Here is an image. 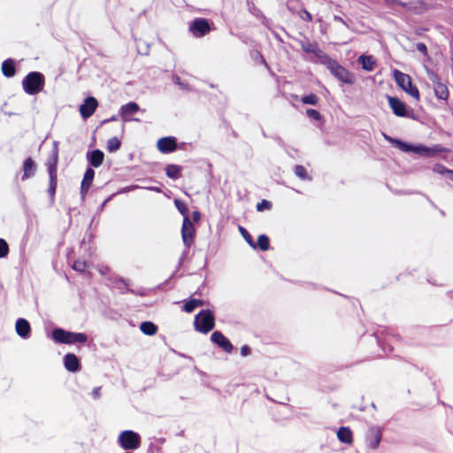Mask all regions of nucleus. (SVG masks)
I'll use <instances>...</instances> for the list:
<instances>
[{
	"mask_svg": "<svg viewBox=\"0 0 453 453\" xmlns=\"http://www.w3.org/2000/svg\"><path fill=\"white\" fill-rule=\"evenodd\" d=\"M21 84L26 94L35 96L42 91L45 85V77L43 73L33 71L23 78Z\"/></svg>",
	"mask_w": 453,
	"mask_h": 453,
	"instance_id": "obj_1",
	"label": "nucleus"
},
{
	"mask_svg": "<svg viewBox=\"0 0 453 453\" xmlns=\"http://www.w3.org/2000/svg\"><path fill=\"white\" fill-rule=\"evenodd\" d=\"M51 335L55 342L63 344L84 343L88 341L84 333L70 332L59 327L53 329Z\"/></svg>",
	"mask_w": 453,
	"mask_h": 453,
	"instance_id": "obj_2",
	"label": "nucleus"
},
{
	"mask_svg": "<svg viewBox=\"0 0 453 453\" xmlns=\"http://www.w3.org/2000/svg\"><path fill=\"white\" fill-rule=\"evenodd\" d=\"M322 64L326 65L330 70L331 73L342 82L349 85L355 82L354 75L329 56Z\"/></svg>",
	"mask_w": 453,
	"mask_h": 453,
	"instance_id": "obj_3",
	"label": "nucleus"
},
{
	"mask_svg": "<svg viewBox=\"0 0 453 453\" xmlns=\"http://www.w3.org/2000/svg\"><path fill=\"white\" fill-rule=\"evenodd\" d=\"M215 326V317L209 309L202 310L195 317V329L200 333L207 334L213 329Z\"/></svg>",
	"mask_w": 453,
	"mask_h": 453,
	"instance_id": "obj_4",
	"label": "nucleus"
},
{
	"mask_svg": "<svg viewBox=\"0 0 453 453\" xmlns=\"http://www.w3.org/2000/svg\"><path fill=\"white\" fill-rule=\"evenodd\" d=\"M397 148L403 152H413L423 156H432L443 150L441 145L426 147L423 144H411L406 142H397Z\"/></svg>",
	"mask_w": 453,
	"mask_h": 453,
	"instance_id": "obj_5",
	"label": "nucleus"
},
{
	"mask_svg": "<svg viewBox=\"0 0 453 453\" xmlns=\"http://www.w3.org/2000/svg\"><path fill=\"white\" fill-rule=\"evenodd\" d=\"M118 444L125 450H134L140 448L142 443L141 436L133 430H124L118 436Z\"/></svg>",
	"mask_w": 453,
	"mask_h": 453,
	"instance_id": "obj_6",
	"label": "nucleus"
},
{
	"mask_svg": "<svg viewBox=\"0 0 453 453\" xmlns=\"http://www.w3.org/2000/svg\"><path fill=\"white\" fill-rule=\"evenodd\" d=\"M195 233H196L195 227L193 226V223L190 220L189 217L184 218L183 222H182V227H181V237H182L183 244L186 249L179 259L178 266L181 265L186 254L188 253L189 248L193 244L194 239H195Z\"/></svg>",
	"mask_w": 453,
	"mask_h": 453,
	"instance_id": "obj_7",
	"label": "nucleus"
},
{
	"mask_svg": "<svg viewBox=\"0 0 453 453\" xmlns=\"http://www.w3.org/2000/svg\"><path fill=\"white\" fill-rule=\"evenodd\" d=\"M393 76L395 83L407 94L414 97L415 99H419V92L416 86H414L411 82V77L402 73L399 70H394Z\"/></svg>",
	"mask_w": 453,
	"mask_h": 453,
	"instance_id": "obj_8",
	"label": "nucleus"
},
{
	"mask_svg": "<svg viewBox=\"0 0 453 453\" xmlns=\"http://www.w3.org/2000/svg\"><path fill=\"white\" fill-rule=\"evenodd\" d=\"M194 36L199 38L206 35L211 31L209 21L203 18H196L188 27Z\"/></svg>",
	"mask_w": 453,
	"mask_h": 453,
	"instance_id": "obj_9",
	"label": "nucleus"
},
{
	"mask_svg": "<svg viewBox=\"0 0 453 453\" xmlns=\"http://www.w3.org/2000/svg\"><path fill=\"white\" fill-rule=\"evenodd\" d=\"M388 101L393 113L397 117H407L411 119H415L413 112H409L406 104L403 102H402L399 98L388 96Z\"/></svg>",
	"mask_w": 453,
	"mask_h": 453,
	"instance_id": "obj_10",
	"label": "nucleus"
},
{
	"mask_svg": "<svg viewBox=\"0 0 453 453\" xmlns=\"http://www.w3.org/2000/svg\"><path fill=\"white\" fill-rule=\"evenodd\" d=\"M300 45L302 50L306 53H312L322 64L325 59L328 57L326 53L321 50L317 42L310 41H301Z\"/></svg>",
	"mask_w": 453,
	"mask_h": 453,
	"instance_id": "obj_11",
	"label": "nucleus"
},
{
	"mask_svg": "<svg viewBox=\"0 0 453 453\" xmlns=\"http://www.w3.org/2000/svg\"><path fill=\"white\" fill-rule=\"evenodd\" d=\"M98 106V102L94 96H88L80 106L81 116L86 119L91 117Z\"/></svg>",
	"mask_w": 453,
	"mask_h": 453,
	"instance_id": "obj_12",
	"label": "nucleus"
},
{
	"mask_svg": "<svg viewBox=\"0 0 453 453\" xmlns=\"http://www.w3.org/2000/svg\"><path fill=\"white\" fill-rule=\"evenodd\" d=\"M211 341L226 353L232 352L234 349L233 344L220 331H214L211 335Z\"/></svg>",
	"mask_w": 453,
	"mask_h": 453,
	"instance_id": "obj_13",
	"label": "nucleus"
},
{
	"mask_svg": "<svg viewBox=\"0 0 453 453\" xmlns=\"http://www.w3.org/2000/svg\"><path fill=\"white\" fill-rule=\"evenodd\" d=\"M157 149L164 154L175 151L177 149V139L174 136L162 137L157 141Z\"/></svg>",
	"mask_w": 453,
	"mask_h": 453,
	"instance_id": "obj_14",
	"label": "nucleus"
},
{
	"mask_svg": "<svg viewBox=\"0 0 453 453\" xmlns=\"http://www.w3.org/2000/svg\"><path fill=\"white\" fill-rule=\"evenodd\" d=\"M382 433L379 427L372 426L365 434V441L369 448L375 449L379 446Z\"/></svg>",
	"mask_w": 453,
	"mask_h": 453,
	"instance_id": "obj_15",
	"label": "nucleus"
},
{
	"mask_svg": "<svg viewBox=\"0 0 453 453\" xmlns=\"http://www.w3.org/2000/svg\"><path fill=\"white\" fill-rule=\"evenodd\" d=\"M140 110V106L135 102H129L122 105L119 109V115L124 121H139L138 119H129V116L135 114Z\"/></svg>",
	"mask_w": 453,
	"mask_h": 453,
	"instance_id": "obj_16",
	"label": "nucleus"
},
{
	"mask_svg": "<svg viewBox=\"0 0 453 453\" xmlns=\"http://www.w3.org/2000/svg\"><path fill=\"white\" fill-rule=\"evenodd\" d=\"M95 177V171L91 167H88L83 175V179L81 183V196L84 200L89 188L92 185Z\"/></svg>",
	"mask_w": 453,
	"mask_h": 453,
	"instance_id": "obj_17",
	"label": "nucleus"
},
{
	"mask_svg": "<svg viewBox=\"0 0 453 453\" xmlns=\"http://www.w3.org/2000/svg\"><path fill=\"white\" fill-rule=\"evenodd\" d=\"M15 330L17 334L22 339H28L31 336V326L27 319L19 318L16 320Z\"/></svg>",
	"mask_w": 453,
	"mask_h": 453,
	"instance_id": "obj_18",
	"label": "nucleus"
},
{
	"mask_svg": "<svg viewBox=\"0 0 453 453\" xmlns=\"http://www.w3.org/2000/svg\"><path fill=\"white\" fill-rule=\"evenodd\" d=\"M36 170V164L32 159V157L26 158L22 165L23 174L21 176V180L25 181L26 180L34 177L35 175Z\"/></svg>",
	"mask_w": 453,
	"mask_h": 453,
	"instance_id": "obj_19",
	"label": "nucleus"
},
{
	"mask_svg": "<svg viewBox=\"0 0 453 453\" xmlns=\"http://www.w3.org/2000/svg\"><path fill=\"white\" fill-rule=\"evenodd\" d=\"M64 365L71 372H76L81 369L80 361L76 355L73 353H67L64 356Z\"/></svg>",
	"mask_w": 453,
	"mask_h": 453,
	"instance_id": "obj_20",
	"label": "nucleus"
},
{
	"mask_svg": "<svg viewBox=\"0 0 453 453\" xmlns=\"http://www.w3.org/2000/svg\"><path fill=\"white\" fill-rule=\"evenodd\" d=\"M87 159L92 167H99L104 159V154L102 150L96 149L91 151H88Z\"/></svg>",
	"mask_w": 453,
	"mask_h": 453,
	"instance_id": "obj_21",
	"label": "nucleus"
},
{
	"mask_svg": "<svg viewBox=\"0 0 453 453\" xmlns=\"http://www.w3.org/2000/svg\"><path fill=\"white\" fill-rule=\"evenodd\" d=\"M58 154L51 152L46 163L49 175H58Z\"/></svg>",
	"mask_w": 453,
	"mask_h": 453,
	"instance_id": "obj_22",
	"label": "nucleus"
},
{
	"mask_svg": "<svg viewBox=\"0 0 453 453\" xmlns=\"http://www.w3.org/2000/svg\"><path fill=\"white\" fill-rule=\"evenodd\" d=\"M2 73L7 78H11L15 75L16 68L13 59L8 58L2 63Z\"/></svg>",
	"mask_w": 453,
	"mask_h": 453,
	"instance_id": "obj_23",
	"label": "nucleus"
},
{
	"mask_svg": "<svg viewBox=\"0 0 453 453\" xmlns=\"http://www.w3.org/2000/svg\"><path fill=\"white\" fill-rule=\"evenodd\" d=\"M358 62L361 64L362 68L367 72H372L376 65V61L372 56L361 55L358 58Z\"/></svg>",
	"mask_w": 453,
	"mask_h": 453,
	"instance_id": "obj_24",
	"label": "nucleus"
},
{
	"mask_svg": "<svg viewBox=\"0 0 453 453\" xmlns=\"http://www.w3.org/2000/svg\"><path fill=\"white\" fill-rule=\"evenodd\" d=\"M337 438L343 443L350 444L353 441L352 432L349 427L341 426L337 431Z\"/></svg>",
	"mask_w": 453,
	"mask_h": 453,
	"instance_id": "obj_25",
	"label": "nucleus"
},
{
	"mask_svg": "<svg viewBox=\"0 0 453 453\" xmlns=\"http://www.w3.org/2000/svg\"><path fill=\"white\" fill-rule=\"evenodd\" d=\"M434 91L435 96L439 100H447L449 97L448 88L443 82H441V83L435 85L434 87Z\"/></svg>",
	"mask_w": 453,
	"mask_h": 453,
	"instance_id": "obj_26",
	"label": "nucleus"
},
{
	"mask_svg": "<svg viewBox=\"0 0 453 453\" xmlns=\"http://www.w3.org/2000/svg\"><path fill=\"white\" fill-rule=\"evenodd\" d=\"M182 167L177 165H167L165 167V174L170 179H179L180 177V172Z\"/></svg>",
	"mask_w": 453,
	"mask_h": 453,
	"instance_id": "obj_27",
	"label": "nucleus"
},
{
	"mask_svg": "<svg viewBox=\"0 0 453 453\" xmlns=\"http://www.w3.org/2000/svg\"><path fill=\"white\" fill-rule=\"evenodd\" d=\"M140 329L146 335H154L157 331V326L153 322L144 321L141 323Z\"/></svg>",
	"mask_w": 453,
	"mask_h": 453,
	"instance_id": "obj_28",
	"label": "nucleus"
},
{
	"mask_svg": "<svg viewBox=\"0 0 453 453\" xmlns=\"http://www.w3.org/2000/svg\"><path fill=\"white\" fill-rule=\"evenodd\" d=\"M49 188H48V194L50 197L51 201H54L56 189H57V183H58V175H49Z\"/></svg>",
	"mask_w": 453,
	"mask_h": 453,
	"instance_id": "obj_29",
	"label": "nucleus"
},
{
	"mask_svg": "<svg viewBox=\"0 0 453 453\" xmlns=\"http://www.w3.org/2000/svg\"><path fill=\"white\" fill-rule=\"evenodd\" d=\"M203 304V301L201 299H190L189 301L186 302L183 310L190 313L192 312L196 308L202 306Z\"/></svg>",
	"mask_w": 453,
	"mask_h": 453,
	"instance_id": "obj_30",
	"label": "nucleus"
},
{
	"mask_svg": "<svg viewBox=\"0 0 453 453\" xmlns=\"http://www.w3.org/2000/svg\"><path fill=\"white\" fill-rule=\"evenodd\" d=\"M172 81L176 86L179 87L180 90L186 92H190L193 90V88L188 83L182 81L181 79L176 74L173 75Z\"/></svg>",
	"mask_w": 453,
	"mask_h": 453,
	"instance_id": "obj_31",
	"label": "nucleus"
},
{
	"mask_svg": "<svg viewBox=\"0 0 453 453\" xmlns=\"http://www.w3.org/2000/svg\"><path fill=\"white\" fill-rule=\"evenodd\" d=\"M294 172L296 177H298L300 180H311V177L308 174L307 170L305 169L304 166L297 165L295 166Z\"/></svg>",
	"mask_w": 453,
	"mask_h": 453,
	"instance_id": "obj_32",
	"label": "nucleus"
},
{
	"mask_svg": "<svg viewBox=\"0 0 453 453\" xmlns=\"http://www.w3.org/2000/svg\"><path fill=\"white\" fill-rule=\"evenodd\" d=\"M121 146V142L118 137H112L107 142V150L111 153L117 151L119 150Z\"/></svg>",
	"mask_w": 453,
	"mask_h": 453,
	"instance_id": "obj_33",
	"label": "nucleus"
},
{
	"mask_svg": "<svg viewBox=\"0 0 453 453\" xmlns=\"http://www.w3.org/2000/svg\"><path fill=\"white\" fill-rule=\"evenodd\" d=\"M257 246L263 251L268 250L270 248L269 237L265 234H260L257 239Z\"/></svg>",
	"mask_w": 453,
	"mask_h": 453,
	"instance_id": "obj_34",
	"label": "nucleus"
},
{
	"mask_svg": "<svg viewBox=\"0 0 453 453\" xmlns=\"http://www.w3.org/2000/svg\"><path fill=\"white\" fill-rule=\"evenodd\" d=\"M174 204H175V207L177 208V210L179 211V212L181 215H183V219L186 217H189L188 205L184 202H182L181 200H179V199H175Z\"/></svg>",
	"mask_w": 453,
	"mask_h": 453,
	"instance_id": "obj_35",
	"label": "nucleus"
},
{
	"mask_svg": "<svg viewBox=\"0 0 453 453\" xmlns=\"http://www.w3.org/2000/svg\"><path fill=\"white\" fill-rule=\"evenodd\" d=\"M239 230H240V233L242 234V237L246 241V242L251 248L256 249L257 248V244L253 241V238H252L251 234L243 226H239Z\"/></svg>",
	"mask_w": 453,
	"mask_h": 453,
	"instance_id": "obj_36",
	"label": "nucleus"
},
{
	"mask_svg": "<svg viewBox=\"0 0 453 453\" xmlns=\"http://www.w3.org/2000/svg\"><path fill=\"white\" fill-rule=\"evenodd\" d=\"M301 101L304 104L316 105L318 104V96L315 94L311 93V94L303 96L301 98Z\"/></svg>",
	"mask_w": 453,
	"mask_h": 453,
	"instance_id": "obj_37",
	"label": "nucleus"
},
{
	"mask_svg": "<svg viewBox=\"0 0 453 453\" xmlns=\"http://www.w3.org/2000/svg\"><path fill=\"white\" fill-rule=\"evenodd\" d=\"M426 74H427L430 81L433 83L434 87L441 82L439 75L436 73H434L433 70L426 68Z\"/></svg>",
	"mask_w": 453,
	"mask_h": 453,
	"instance_id": "obj_38",
	"label": "nucleus"
},
{
	"mask_svg": "<svg viewBox=\"0 0 453 453\" xmlns=\"http://www.w3.org/2000/svg\"><path fill=\"white\" fill-rule=\"evenodd\" d=\"M9 253V246L4 239L0 238V258L5 257Z\"/></svg>",
	"mask_w": 453,
	"mask_h": 453,
	"instance_id": "obj_39",
	"label": "nucleus"
},
{
	"mask_svg": "<svg viewBox=\"0 0 453 453\" xmlns=\"http://www.w3.org/2000/svg\"><path fill=\"white\" fill-rule=\"evenodd\" d=\"M271 208H272V203L265 199H263L261 202L257 203L256 205V209L257 211L270 210Z\"/></svg>",
	"mask_w": 453,
	"mask_h": 453,
	"instance_id": "obj_40",
	"label": "nucleus"
},
{
	"mask_svg": "<svg viewBox=\"0 0 453 453\" xmlns=\"http://www.w3.org/2000/svg\"><path fill=\"white\" fill-rule=\"evenodd\" d=\"M72 267L73 270H75L77 272L83 273L87 269L88 265L85 261L76 260V261H74Z\"/></svg>",
	"mask_w": 453,
	"mask_h": 453,
	"instance_id": "obj_41",
	"label": "nucleus"
},
{
	"mask_svg": "<svg viewBox=\"0 0 453 453\" xmlns=\"http://www.w3.org/2000/svg\"><path fill=\"white\" fill-rule=\"evenodd\" d=\"M306 115L310 119H314V120H319L321 119V114L317 110H314V109H308L306 111Z\"/></svg>",
	"mask_w": 453,
	"mask_h": 453,
	"instance_id": "obj_42",
	"label": "nucleus"
},
{
	"mask_svg": "<svg viewBox=\"0 0 453 453\" xmlns=\"http://www.w3.org/2000/svg\"><path fill=\"white\" fill-rule=\"evenodd\" d=\"M299 17L304 20V21H311L312 20V16L311 14L305 9L302 10L299 13Z\"/></svg>",
	"mask_w": 453,
	"mask_h": 453,
	"instance_id": "obj_43",
	"label": "nucleus"
},
{
	"mask_svg": "<svg viewBox=\"0 0 453 453\" xmlns=\"http://www.w3.org/2000/svg\"><path fill=\"white\" fill-rule=\"evenodd\" d=\"M378 341V343L380 345V347L382 348L383 351L385 353H391L392 350H393V347L391 346L390 343H387L385 342H382L380 340H377Z\"/></svg>",
	"mask_w": 453,
	"mask_h": 453,
	"instance_id": "obj_44",
	"label": "nucleus"
},
{
	"mask_svg": "<svg viewBox=\"0 0 453 453\" xmlns=\"http://www.w3.org/2000/svg\"><path fill=\"white\" fill-rule=\"evenodd\" d=\"M416 49L423 54V56L425 57H428V50H427V47L425 43L423 42H418L416 44Z\"/></svg>",
	"mask_w": 453,
	"mask_h": 453,
	"instance_id": "obj_45",
	"label": "nucleus"
},
{
	"mask_svg": "<svg viewBox=\"0 0 453 453\" xmlns=\"http://www.w3.org/2000/svg\"><path fill=\"white\" fill-rule=\"evenodd\" d=\"M448 170L444 165H441V164H436L434 166V173H437L439 174H447L448 173Z\"/></svg>",
	"mask_w": 453,
	"mask_h": 453,
	"instance_id": "obj_46",
	"label": "nucleus"
},
{
	"mask_svg": "<svg viewBox=\"0 0 453 453\" xmlns=\"http://www.w3.org/2000/svg\"><path fill=\"white\" fill-rule=\"evenodd\" d=\"M137 188H140V187L138 185H130V186H127V187H124L122 188L120 190H119L117 194H123V193H127V192H131V191H134Z\"/></svg>",
	"mask_w": 453,
	"mask_h": 453,
	"instance_id": "obj_47",
	"label": "nucleus"
},
{
	"mask_svg": "<svg viewBox=\"0 0 453 453\" xmlns=\"http://www.w3.org/2000/svg\"><path fill=\"white\" fill-rule=\"evenodd\" d=\"M385 3L388 6H392V5H400L403 7L406 6V4L403 3L401 0H385Z\"/></svg>",
	"mask_w": 453,
	"mask_h": 453,
	"instance_id": "obj_48",
	"label": "nucleus"
},
{
	"mask_svg": "<svg viewBox=\"0 0 453 453\" xmlns=\"http://www.w3.org/2000/svg\"><path fill=\"white\" fill-rule=\"evenodd\" d=\"M251 352V349L250 348V346L248 345H243L242 348H241V355L242 357H247L250 354Z\"/></svg>",
	"mask_w": 453,
	"mask_h": 453,
	"instance_id": "obj_49",
	"label": "nucleus"
},
{
	"mask_svg": "<svg viewBox=\"0 0 453 453\" xmlns=\"http://www.w3.org/2000/svg\"><path fill=\"white\" fill-rule=\"evenodd\" d=\"M115 195H116V194H112V195H111L110 196H108V197H107V198H106V199L102 203V204H101V205L99 206V208H98V211H97V213H100V212L104 210V206L106 205V203H108V202H109V201H110V200L114 196H115Z\"/></svg>",
	"mask_w": 453,
	"mask_h": 453,
	"instance_id": "obj_50",
	"label": "nucleus"
},
{
	"mask_svg": "<svg viewBox=\"0 0 453 453\" xmlns=\"http://www.w3.org/2000/svg\"><path fill=\"white\" fill-rule=\"evenodd\" d=\"M274 141L280 145L281 146L284 150L286 152H288V149H287V145L285 144V142H283V140L280 137V136H276L274 137Z\"/></svg>",
	"mask_w": 453,
	"mask_h": 453,
	"instance_id": "obj_51",
	"label": "nucleus"
},
{
	"mask_svg": "<svg viewBox=\"0 0 453 453\" xmlns=\"http://www.w3.org/2000/svg\"><path fill=\"white\" fill-rule=\"evenodd\" d=\"M383 135H384V138H385L387 141H388L389 142H391V143L395 144L396 147H397V142H403V141H402V140H400V139L392 138V137H390V136H388V135H387V134H384Z\"/></svg>",
	"mask_w": 453,
	"mask_h": 453,
	"instance_id": "obj_52",
	"label": "nucleus"
},
{
	"mask_svg": "<svg viewBox=\"0 0 453 453\" xmlns=\"http://www.w3.org/2000/svg\"><path fill=\"white\" fill-rule=\"evenodd\" d=\"M100 390H101V388H100V387H96V388H95L92 390V396H93L95 399L99 398V396H100Z\"/></svg>",
	"mask_w": 453,
	"mask_h": 453,
	"instance_id": "obj_53",
	"label": "nucleus"
},
{
	"mask_svg": "<svg viewBox=\"0 0 453 453\" xmlns=\"http://www.w3.org/2000/svg\"><path fill=\"white\" fill-rule=\"evenodd\" d=\"M192 219H193V220H194L195 222L199 221V220H200V219H201V214H200V212H199L198 211H193V213H192Z\"/></svg>",
	"mask_w": 453,
	"mask_h": 453,
	"instance_id": "obj_54",
	"label": "nucleus"
},
{
	"mask_svg": "<svg viewBox=\"0 0 453 453\" xmlns=\"http://www.w3.org/2000/svg\"><path fill=\"white\" fill-rule=\"evenodd\" d=\"M51 152H56L58 154V142H57V141L53 142Z\"/></svg>",
	"mask_w": 453,
	"mask_h": 453,
	"instance_id": "obj_55",
	"label": "nucleus"
},
{
	"mask_svg": "<svg viewBox=\"0 0 453 453\" xmlns=\"http://www.w3.org/2000/svg\"><path fill=\"white\" fill-rule=\"evenodd\" d=\"M146 188L149 189V190H151V191H155L157 193H160L161 192V188H158V187H148Z\"/></svg>",
	"mask_w": 453,
	"mask_h": 453,
	"instance_id": "obj_56",
	"label": "nucleus"
},
{
	"mask_svg": "<svg viewBox=\"0 0 453 453\" xmlns=\"http://www.w3.org/2000/svg\"><path fill=\"white\" fill-rule=\"evenodd\" d=\"M287 149H288V154L290 156V157H294V155L292 154V152H296V150L293 148H290L288 146H287Z\"/></svg>",
	"mask_w": 453,
	"mask_h": 453,
	"instance_id": "obj_57",
	"label": "nucleus"
},
{
	"mask_svg": "<svg viewBox=\"0 0 453 453\" xmlns=\"http://www.w3.org/2000/svg\"><path fill=\"white\" fill-rule=\"evenodd\" d=\"M447 177L453 181V170H448Z\"/></svg>",
	"mask_w": 453,
	"mask_h": 453,
	"instance_id": "obj_58",
	"label": "nucleus"
},
{
	"mask_svg": "<svg viewBox=\"0 0 453 453\" xmlns=\"http://www.w3.org/2000/svg\"><path fill=\"white\" fill-rule=\"evenodd\" d=\"M334 20L339 21L342 24H345L344 20L339 16H334Z\"/></svg>",
	"mask_w": 453,
	"mask_h": 453,
	"instance_id": "obj_59",
	"label": "nucleus"
},
{
	"mask_svg": "<svg viewBox=\"0 0 453 453\" xmlns=\"http://www.w3.org/2000/svg\"><path fill=\"white\" fill-rule=\"evenodd\" d=\"M117 119H118V118L116 116H112L110 119H107L106 121H114Z\"/></svg>",
	"mask_w": 453,
	"mask_h": 453,
	"instance_id": "obj_60",
	"label": "nucleus"
},
{
	"mask_svg": "<svg viewBox=\"0 0 453 453\" xmlns=\"http://www.w3.org/2000/svg\"><path fill=\"white\" fill-rule=\"evenodd\" d=\"M261 63H264L265 65H266L265 60L262 56H261Z\"/></svg>",
	"mask_w": 453,
	"mask_h": 453,
	"instance_id": "obj_61",
	"label": "nucleus"
},
{
	"mask_svg": "<svg viewBox=\"0 0 453 453\" xmlns=\"http://www.w3.org/2000/svg\"><path fill=\"white\" fill-rule=\"evenodd\" d=\"M127 292H130V293H134V290H133V289H131V288H127Z\"/></svg>",
	"mask_w": 453,
	"mask_h": 453,
	"instance_id": "obj_62",
	"label": "nucleus"
},
{
	"mask_svg": "<svg viewBox=\"0 0 453 453\" xmlns=\"http://www.w3.org/2000/svg\"><path fill=\"white\" fill-rule=\"evenodd\" d=\"M122 282H123V283H125L126 285H127V280H122Z\"/></svg>",
	"mask_w": 453,
	"mask_h": 453,
	"instance_id": "obj_63",
	"label": "nucleus"
}]
</instances>
